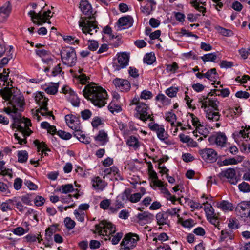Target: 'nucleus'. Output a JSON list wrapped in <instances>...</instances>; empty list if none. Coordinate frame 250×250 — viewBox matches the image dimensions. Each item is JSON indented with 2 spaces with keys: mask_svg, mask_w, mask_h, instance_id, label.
<instances>
[{
  "mask_svg": "<svg viewBox=\"0 0 250 250\" xmlns=\"http://www.w3.org/2000/svg\"><path fill=\"white\" fill-rule=\"evenodd\" d=\"M139 239V237L137 234L129 233L125 235L121 242V244L125 245V248H129L132 249L136 246L137 242Z\"/></svg>",
  "mask_w": 250,
  "mask_h": 250,
  "instance_id": "12",
  "label": "nucleus"
},
{
  "mask_svg": "<svg viewBox=\"0 0 250 250\" xmlns=\"http://www.w3.org/2000/svg\"><path fill=\"white\" fill-rule=\"evenodd\" d=\"M83 92L84 97L90 101L95 106L101 107L104 106L106 103V91L94 83L86 85Z\"/></svg>",
  "mask_w": 250,
  "mask_h": 250,
  "instance_id": "2",
  "label": "nucleus"
},
{
  "mask_svg": "<svg viewBox=\"0 0 250 250\" xmlns=\"http://www.w3.org/2000/svg\"><path fill=\"white\" fill-rule=\"evenodd\" d=\"M116 88L122 92H127L130 89L129 82L125 79L116 78L113 81Z\"/></svg>",
  "mask_w": 250,
  "mask_h": 250,
  "instance_id": "15",
  "label": "nucleus"
},
{
  "mask_svg": "<svg viewBox=\"0 0 250 250\" xmlns=\"http://www.w3.org/2000/svg\"><path fill=\"white\" fill-rule=\"evenodd\" d=\"M201 59L204 62H214L216 59L217 56L215 53H211L205 54L201 57Z\"/></svg>",
  "mask_w": 250,
  "mask_h": 250,
  "instance_id": "36",
  "label": "nucleus"
},
{
  "mask_svg": "<svg viewBox=\"0 0 250 250\" xmlns=\"http://www.w3.org/2000/svg\"><path fill=\"white\" fill-rule=\"evenodd\" d=\"M1 94L3 99L10 101V104L11 105L8 106L7 108H12L13 106H14V104H13L12 102L14 98H21L23 100V105L24 104L23 98L20 96H17L13 95L12 91L10 89H5Z\"/></svg>",
  "mask_w": 250,
  "mask_h": 250,
  "instance_id": "20",
  "label": "nucleus"
},
{
  "mask_svg": "<svg viewBox=\"0 0 250 250\" xmlns=\"http://www.w3.org/2000/svg\"><path fill=\"white\" fill-rule=\"evenodd\" d=\"M178 68L177 63L174 62L171 64L167 65L166 70L167 72L175 73Z\"/></svg>",
  "mask_w": 250,
  "mask_h": 250,
  "instance_id": "52",
  "label": "nucleus"
},
{
  "mask_svg": "<svg viewBox=\"0 0 250 250\" xmlns=\"http://www.w3.org/2000/svg\"><path fill=\"white\" fill-rule=\"evenodd\" d=\"M60 63L58 64L55 67L53 68L51 76L55 77L62 72V68L60 66Z\"/></svg>",
  "mask_w": 250,
  "mask_h": 250,
  "instance_id": "59",
  "label": "nucleus"
},
{
  "mask_svg": "<svg viewBox=\"0 0 250 250\" xmlns=\"http://www.w3.org/2000/svg\"><path fill=\"white\" fill-rule=\"evenodd\" d=\"M128 73L130 76L133 78H137L139 76L138 70L135 67H130Z\"/></svg>",
  "mask_w": 250,
  "mask_h": 250,
  "instance_id": "64",
  "label": "nucleus"
},
{
  "mask_svg": "<svg viewBox=\"0 0 250 250\" xmlns=\"http://www.w3.org/2000/svg\"><path fill=\"white\" fill-rule=\"evenodd\" d=\"M176 120V115L172 112H168L166 115V120L171 123L172 126L174 125V121Z\"/></svg>",
  "mask_w": 250,
  "mask_h": 250,
  "instance_id": "49",
  "label": "nucleus"
},
{
  "mask_svg": "<svg viewBox=\"0 0 250 250\" xmlns=\"http://www.w3.org/2000/svg\"><path fill=\"white\" fill-rule=\"evenodd\" d=\"M142 197L140 193H136L131 195L129 197V201L131 203H136L138 202Z\"/></svg>",
  "mask_w": 250,
  "mask_h": 250,
  "instance_id": "54",
  "label": "nucleus"
},
{
  "mask_svg": "<svg viewBox=\"0 0 250 250\" xmlns=\"http://www.w3.org/2000/svg\"><path fill=\"white\" fill-rule=\"evenodd\" d=\"M137 217L140 224L143 223L145 224L150 222L153 219L154 216L148 212H144L139 213Z\"/></svg>",
  "mask_w": 250,
  "mask_h": 250,
  "instance_id": "21",
  "label": "nucleus"
},
{
  "mask_svg": "<svg viewBox=\"0 0 250 250\" xmlns=\"http://www.w3.org/2000/svg\"><path fill=\"white\" fill-rule=\"evenodd\" d=\"M92 187L97 190H103L105 187L104 181L100 179L99 177H96L92 180Z\"/></svg>",
  "mask_w": 250,
  "mask_h": 250,
  "instance_id": "22",
  "label": "nucleus"
},
{
  "mask_svg": "<svg viewBox=\"0 0 250 250\" xmlns=\"http://www.w3.org/2000/svg\"><path fill=\"white\" fill-rule=\"evenodd\" d=\"M208 140L210 144L215 143L219 146H223L226 144L227 138L224 133L220 132L216 135L210 136Z\"/></svg>",
  "mask_w": 250,
  "mask_h": 250,
  "instance_id": "18",
  "label": "nucleus"
},
{
  "mask_svg": "<svg viewBox=\"0 0 250 250\" xmlns=\"http://www.w3.org/2000/svg\"><path fill=\"white\" fill-rule=\"evenodd\" d=\"M61 59L63 64L69 66H74L77 62L75 50L71 47H66L61 52Z\"/></svg>",
  "mask_w": 250,
  "mask_h": 250,
  "instance_id": "6",
  "label": "nucleus"
},
{
  "mask_svg": "<svg viewBox=\"0 0 250 250\" xmlns=\"http://www.w3.org/2000/svg\"><path fill=\"white\" fill-rule=\"evenodd\" d=\"M35 100L37 104L40 106L37 109L38 112H40V114L42 116H49L52 117L54 119V116L52 111H49L47 107L48 98H46L43 92H38L35 96Z\"/></svg>",
  "mask_w": 250,
  "mask_h": 250,
  "instance_id": "5",
  "label": "nucleus"
},
{
  "mask_svg": "<svg viewBox=\"0 0 250 250\" xmlns=\"http://www.w3.org/2000/svg\"><path fill=\"white\" fill-rule=\"evenodd\" d=\"M65 121L68 126L72 129L80 128V117L72 114L67 115L65 116Z\"/></svg>",
  "mask_w": 250,
  "mask_h": 250,
  "instance_id": "16",
  "label": "nucleus"
},
{
  "mask_svg": "<svg viewBox=\"0 0 250 250\" xmlns=\"http://www.w3.org/2000/svg\"><path fill=\"white\" fill-rule=\"evenodd\" d=\"M110 203L109 199L103 200L100 203V207L103 209H106L108 208Z\"/></svg>",
  "mask_w": 250,
  "mask_h": 250,
  "instance_id": "62",
  "label": "nucleus"
},
{
  "mask_svg": "<svg viewBox=\"0 0 250 250\" xmlns=\"http://www.w3.org/2000/svg\"><path fill=\"white\" fill-rule=\"evenodd\" d=\"M34 143L35 146H37L39 151H40L41 148L42 149V153L47 151H50L47 148L46 144L43 142L41 143L39 140H36L34 141Z\"/></svg>",
  "mask_w": 250,
  "mask_h": 250,
  "instance_id": "35",
  "label": "nucleus"
},
{
  "mask_svg": "<svg viewBox=\"0 0 250 250\" xmlns=\"http://www.w3.org/2000/svg\"><path fill=\"white\" fill-rule=\"evenodd\" d=\"M95 227L99 235L106 236L109 240L111 239L109 236L116 231L115 226L106 220L101 221L98 224L95 225Z\"/></svg>",
  "mask_w": 250,
  "mask_h": 250,
  "instance_id": "7",
  "label": "nucleus"
},
{
  "mask_svg": "<svg viewBox=\"0 0 250 250\" xmlns=\"http://www.w3.org/2000/svg\"><path fill=\"white\" fill-rule=\"evenodd\" d=\"M157 135L159 139L165 141L167 138V134L165 133L164 128L163 127L157 132Z\"/></svg>",
  "mask_w": 250,
  "mask_h": 250,
  "instance_id": "53",
  "label": "nucleus"
},
{
  "mask_svg": "<svg viewBox=\"0 0 250 250\" xmlns=\"http://www.w3.org/2000/svg\"><path fill=\"white\" fill-rule=\"evenodd\" d=\"M218 176L220 179L226 178L229 182L233 185L237 184L239 180L236 175L235 169L232 168L222 171L218 174Z\"/></svg>",
  "mask_w": 250,
  "mask_h": 250,
  "instance_id": "10",
  "label": "nucleus"
},
{
  "mask_svg": "<svg viewBox=\"0 0 250 250\" xmlns=\"http://www.w3.org/2000/svg\"><path fill=\"white\" fill-rule=\"evenodd\" d=\"M64 223L65 227L69 230L73 229L74 228L76 224L75 221L68 217L64 219Z\"/></svg>",
  "mask_w": 250,
  "mask_h": 250,
  "instance_id": "40",
  "label": "nucleus"
},
{
  "mask_svg": "<svg viewBox=\"0 0 250 250\" xmlns=\"http://www.w3.org/2000/svg\"><path fill=\"white\" fill-rule=\"evenodd\" d=\"M156 60V57L154 54L152 53L146 54L144 58V62L147 64H152Z\"/></svg>",
  "mask_w": 250,
  "mask_h": 250,
  "instance_id": "34",
  "label": "nucleus"
},
{
  "mask_svg": "<svg viewBox=\"0 0 250 250\" xmlns=\"http://www.w3.org/2000/svg\"><path fill=\"white\" fill-rule=\"evenodd\" d=\"M107 134L104 130H100L98 135L95 137L96 140L99 141H107Z\"/></svg>",
  "mask_w": 250,
  "mask_h": 250,
  "instance_id": "43",
  "label": "nucleus"
},
{
  "mask_svg": "<svg viewBox=\"0 0 250 250\" xmlns=\"http://www.w3.org/2000/svg\"><path fill=\"white\" fill-rule=\"evenodd\" d=\"M57 134L62 139L64 140H68L72 137V135L68 132H66L62 130H59L57 132Z\"/></svg>",
  "mask_w": 250,
  "mask_h": 250,
  "instance_id": "48",
  "label": "nucleus"
},
{
  "mask_svg": "<svg viewBox=\"0 0 250 250\" xmlns=\"http://www.w3.org/2000/svg\"><path fill=\"white\" fill-rule=\"evenodd\" d=\"M238 188L239 190L243 192L246 193L250 191V185L245 182H243L239 184Z\"/></svg>",
  "mask_w": 250,
  "mask_h": 250,
  "instance_id": "44",
  "label": "nucleus"
},
{
  "mask_svg": "<svg viewBox=\"0 0 250 250\" xmlns=\"http://www.w3.org/2000/svg\"><path fill=\"white\" fill-rule=\"evenodd\" d=\"M88 48L92 51H95L97 49L99 46L98 42L93 40H88L87 43Z\"/></svg>",
  "mask_w": 250,
  "mask_h": 250,
  "instance_id": "37",
  "label": "nucleus"
},
{
  "mask_svg": "<svg viewBox=\"0 0 250 250\" xmlns=\"http://www.w3.org/2000/svg\"><path fill=\"white\" fill-rule=\"evenodd\" d=\"M155 100L157 101L160 102L164 105H167L170 104L171 100L167 98L163 94H159L155 98Z\"/></svg>",
  "mask_w": 250,
  "mask_h": 250,
  "instance_id": "30",
  "label": "nucleus"
},
{
  "mask_svg": "<svg viewBox=\"0 0 250 250\" xmlns=\"http://www.w3.org/2000/svg\"><path fill=\"white\" fill-rule=\"evenodd\" d=\"M191 4L193 7H195L196 9L200 12H201L203 13V16H205V13L206 12V8L202 6H200L199 3L197 2L196 0L191 2Z\"/></svg>",
  "mask_w": 250,
  "mask_h": 250,
  "instance_id": "46",
  "label": "nucleus"
},
{
  "mask_svg": "<svg viewBox=\"0 0 250 250\" xmlns=\"http://www.w3.org/2000/svg\"><path fill=\"white\" fill-rule=\"evenodd\" d=\"M167 214L165 212H161L157 214L156 218L159 225L168 224L169 220L168 219Z\"/></svg>",
  "mask_w": 250,
  "mask_h": 250,
  "instance_id": "23",
  "label": "nucleus"
},
{
  "mask_svg": "<svg viewBox=\"0 0 250 250\" xmlns=\"http://www.w3.org/2000/svg\"><path fill=\"white\" fill-rule=\"evenodd\" d=\"M127 144L130 146H132L134 148H138L139 146V142L136 137L131 136L127 140Z\"/></svg>",
  "mask_w": 250,
  "mask_h": 250,
  "instance_id": "33",
  "label": "nucleus"
},
{
  "mask_svg": "<svg viewBox=\"0 0 250 250\" xmlns=\"http://www.w3.org/2000/svg\"><path fill=\"white\" fill-rule=\"evenodd\" d=\"M149 109L148 106L144 103L139 104L136 106V110L137 112V116L141 120L145 122L150 119V121H153V118L151 117L149 113Z\"/></svg>",
  "mask_w": 250,
  "mask_h": 250,
  "instance_id": "9",
  "label": "nucleus"
},
{
  "mask_svg": "<svg viewBox=\"0 0 250 250\" xmlns=\"http://www.w3.org/2000/svg\"><path fill=\"white\" fill-rule=\"evenodd\" d=\"M236 97L239 98L247 99L250 96V94L246 91H239L235 94Z\"/></svg>",
  "mask_w": 250,
  "mask_h": 250,
  "instance_id": "63",
  "label": "nucleus"
},
{
  "mask_svg": "<svg viewBox=\"0 0 250 250\" xmlns=\"http://www.w3.org/2000/svg\"><path fill=\"white\" fill-rule=\"evenodd\" d=\"M79 7L83 14L87 16L88 18L87 20L79 21V26L82 27L83 32L86 35L89 34L91 35L97 33L99 28L97 21L93 20L94 17L91 16L92 9L90 3L86 0H82Z\"/></svg>",
  "mask_w": 250,
  "mask_h": 250,
  "instance_id": "3",
  "label": "nucleus"
},
{
  "mask_svg": "<svg viewBox=\"0 0 250 250\" xmlns=\"http://www.w3.org/2000/svg\"><path fill=\"white\" fill-rule=\"evenodd\" d=\"M81 116L83 120H86L89 119L92 113L89 109H85L81 111Z\"/></svg>",
  "mask_w": 250,
  "mask_h": 250,
  "instance_id": "61",
  "label": "nucleus"
},
{
  "mask_svg": "<svg viewBox=\"0 0 250 250\" xmlns=\"http://www.w3.org/2000/svg\"><path fill=\"white\" fill-rule=\"evenodd\" d=\"M35 52L36 54L42 58L43 63L50 65L53 64L54 57L49 50L39 49L36 50Z\"/></svg>",
  "mask_w": 250,
  "mask_h": 250,
  "instance_id": "13",
  "label": "nucleus"
},
{
  "mask_svg": "<svg viewBox=\"0 0 250 250\" xmlns=\"http://www.w3.org/2000/svg\"><path fill=\"white\" fill-rule=\"evenodd\" d=\"M74 190V188L72 184H68L62 185L59 187L57 191L61 192L62 193L67 194L72 192Z\"/></svg>",
  "mask_w": 250,
  "mask_h": 250,
  "instance_id": "27",
  "label": "nucleus"
},
{
  "mask_svg": "<svg viewBox=\"0 0 250 250\" xmlns=\"http://www.w3.org/2000/svg\"><path fill=\"white\" fill-rule=\"evenodd\" d=\"M62 90L64 93L68 94L67 96L68 100L73 106H78L79 105L80 102V99L74 91L72 90L71 89L69 88L68 87H64Z\"/></svg>",
  "mask_w": 250,
  "mask_h": 250,
  "instance_id": "19",
  "label": "nucleus"
},
{
  "mask_svg": "<svg viewBox=\"0 0 250 250\" xmlns=\"http://www.w3.org/2000/svg\"><path fill=\"white\" fill-rule=\"evenodd\" d=\"M45 91L47 94L54 95L58 91V86L56 85L49 86L45 89Z\"/></svg>",
  "mask_w": 250,
  "mask_h": 250,
  "instance_id": "51",
  "label": "nucleus"
},
{
  "mask_svg": "<svg viewBox=\"0 0 250 250\" xmlns=\"http://www.w3.org/2000/svg\"><path fill=\"white\" fill-rule=\"evenodd\" d=\"M10 199L7 200L5 202H3L0 204V209L3 212H6L8 211H11L13 209V206L12 204L9 201Z\"/></svg>",
  "mask_w": 250,
  "mask_h": 250,
  "instance_id": "32",
  "label": "nucleus"
},
{
  "mask_svg": "<svg viewBox=\"0 0 250 250\" xmlns=\"http://www.w3.org/2000/svg\"><path fill=\"white\" fill-rule=\"evenodd\" d=\"M152 96L153 94L151 92L144 90L141 93L140 98L142 99L147 100L150 99Z\"/></svg>",
  "mask_w": 250,
  "mask_h": 250,
  "instance_id": "50",
  "label": "nucleus"
},
{
  "mask_svg": "<svg viewBox=\"0 0 250 250\" xmlns=\"http://www.w3.org/2000/svg\"><path fill=\"white\" fill-rule=\"evenodd\" d=\"M131 189L127 188L125 190L122 195V199L123 201H129V197L131 196Z\"/></svg>",
  "mask_w": 250,
  "mask_h": 250,
  "instance_id": "56",
  "label": "nucleus"
},
{
  "mask_svg": "<svg viewBox=\"0 0 250 250\" xmlns=\"http://www.w3.org/2000/svg\"><path fill=\"white\" fill-rule=\"evenodd\" d=\"M123 236L122 233H117L115 235H112L111 242L112 244L116 245L119 243Z\"/></svg>",
  "mask_w": 250,
  "mask_h": 250,
  "instance_id": "60",
  "label": "nucleus"
},
{
  "mask_svg": "<svg viewBox=\"0 0 250 250\" xmlns=\"http://www.w3.org/2000/svg\"><path fill=\"white\" fill-rule=\"evenodd\" d=\"M177 92V88L171 87L166 90V94L169 97L173 98L176 96Z\"/></svg>",
  "mask_w": 250,
  "mask_h": 250,
  "instance_id": "45",
  "label": "nucleus"
},
{
  "mask_svg": "<svg viewBox=\"0 0 250 250\" xmlns=\"http://www.w3.org/2000/svg\"><path fill=\"white\" fill-rule=\"evenodd\" d=\"M50 13V10L44 12L43 13L40 11L37 14L34 11H30L28 14L31 17L34 23L38 25H41L46 22V20L51 17L49 15Z\"/></svg>",
  "mask_w": 250,
  "mask_h": 250,
  "instance_id": "8",
  "label": "nucleus"
},
{
  "mask_svg": "<svg viewBox=\"0 0 250 250\" xmlns=\"http://www.w3.org/2000/svg\"><path fill=\"white\" fill-rule=\"evenodd\" d=\"M21 201L23 203L27 205L31 206L32 205V199L31 198V196L27 194L21 196Z\"/></svg>",
  "mask_w": 250,
  "mask_h": 250,
  "instance_id": "55",
  "label": "nucleus"
},
{
  "mask_svg": "<svg viewBox=\"0 0 250 250\" xmlns=\"http://www.w3.org/2000/svg\"><path fill=\"white\" fill-rule=\"evenodd\" d=\"M243 157L237 156L236 158L225 159L221 162L220 166H228L229 165H236L242 161Z\"/></svg>",
  "mask_w": 250,
  "mask_h": 250,
  "instance_id": "25",
  "label": "nucleus"
},
{
  "mask_svg": "<svg viewBox=\"0 0 250 250\" xmlns=\"http://www.w3.org/2000/svg\"><path fill=\"white\" fill-rule=\"evenodd\" d=\"M204 210L206 212L207 218L210 217H213V215L216 214L214 212L213 208L210 204H208L206 206H205Z\"/></svg>",
  "mask_w": 250,
  "mask_h": 250,
  "instance_id": "39",
  "label": "nucleus"
},
{
  "mask_svg": "<svg viewBox=\"0 0 250 250\" xmlns=\"http://www.w3.org/2000/svg\"><path fill=\"white\" fill-rule=\"evenodd\" d=\"M153 4L152 1H150L146 6L142 7V12L147 15L149 14L153 10Z\"/></svg>",
  "mask_w": 250,
  "mask_h": 250,
  "instance_id": "47",
  "label": "nucleus"
},
{
  "mask_svg": "<svg viewBox=\"0 0 250 250\" xmlns=\"http://www.w3.org/2000/svg\"><path fill=\"white\" fill-rule=\"evenodd\" d=\"M11 203L12 206H15L16 208L21 213H23L27 208L24 207L21 203V201L18 197H14L10 199L9 201Z\"/></svg>",
  "mask_w": 250,
  "mask_h": 250,
  "instance_id": "26",
  "label": "nucleus"
},
{
  "mask_svg": "<svg viewBox=\"0 0 250 250\" xmlns=\"http://www.w3.org/2000/svg\"><path fill=\"white\" fill-rule=\"evenodd\" d=\"M200 101L202 103L201 108H204L206 112V118L210 121H218L220 117L218 112L219 102L216 98L210 99L208 96Z\"/></svg>",
  "mask_w": 250,
  "mask_h": 250,
  "instance_id": "4",
  "label": "nucleus"
},
{
  "mask_svg": "<svg viewBox=\"0 0 250 250\" xmlns=\"http://www.w3.org/2000/svg\"><path fill=\"white\" fill-rule=\"evenodd\" d=\"M235 210L241 217H248L250 211V203L246 202H241L237 205Z\"/></svg>",
  "mask_w": 250,
  "mask_h": 250,
  "instance_id": "17",
  "label": "nucleus"
},
{
  "mask_svg": "<svg viewBox=\"0 0 250 250\" xmlns=\"http://www.w3.org/2000/svg\"><path fill=\"white\" fill-rule=\"evenodd\" d=\"M108 109L109 111L113 114L118 113L122 111V108L119 104H116L113 102H111L109 106Z\"/></svg>",
  "mask_w": 250,
  "mask_h": 250,
  "instance_id": "38",
  "label": "nucleus"
},
{
  "mask_svg": "<svg viewBox=\"0 0 250 250\" xmlns=\"http://www.w3.org/2000/svg\"><path fill=\"white\" fill-rule=\"evenodd\" d=\"M133 21L131 17L126 16L120 18L118 21V23L120 26H126L128 28L133 25Z\"/></svg>",
  "mask_w": 250,
  "mask_h": 250,
  "instance_id": "24",
  "label": "nucleus"
},
{
  "mask_svg": "<svg viewBox=\"0 0 250 250\" xmlns=\"http://www.w3.org/2000/svg\"><path fill=\"white\" fill-rule=\"evenodd\" d=\"M26 215L29 216L31 220L34 219L36 221L37 223H38L39 220L38 219V216L36 211L33 209H29L27 212L26 213Z\"/></svg>",
  "mask_w": 250,
  "mask_h": 250,
  "instance_id": "42",
  "label": "nucleus"
},
{
  "mask_svg": "<svg viewBox=\"0 0 250 250\" xmlns=\"http://www.w3.org/2000/svg\"><path fill=\"white\" fill-rule=\"evenodd\" d=\"M219 65L221 68H229L233 66V63L232 62L223 60L220 62Z\"/></svg>",
  "mask_w": 250,
  "mask_h": 250,
  "instance_id": "58",
  "label": "nucleus"
},
{
  "mask_svg": "<svg viewBox=\"0 0 250 250\" xmlns=\"http://www.w3.org/2000/svg\"><path fill=\"white\" fill-rule=\"evenodd\" d=\"M129 57L126 53H122L119 55L117 60H114L112 66L115 71H119L124 68L128 64Z\"/></svg>",
  "mask_w": 250,
  "mask_h": 250,
  "instance_id": "11",
  "label": "nucleus"
},
{
  "mask_svg": "<svg viewBox=\"0 0 250 250\" xmlns=\"http://www.w3.org/2000/svg\"><path fill=\"white\" fill-rule=\"evenodd\" d=\"M11 7L9 2L0 8V15L3 17H8L11 12Z\"/></svg>",
  "mask_w": 250,
  "mask_h": 250,
  "instance_id": "29",
  "label": "nucleus"
},
{
  "mask_svg": "<svg viewBox=\"0 0 250 250\" xmlns=\"http://www.w3.org/2000/svg\"><path fill=\"white\" fill-rule=\"evenodd\" d=\"M249 130H250V126L248 128H246L245 129L240 130L238 132H236L233 134L235 135H236L237 136L241 135L244 138H245L246 137H249V132H248V131Z\"/></svg>",
  "mask_w": 250,
  "mask_h": 250,
  "instance_id": "57",
  "label": "nucleus"
},
{
  "mask_svg": "<svg viewBox=\"0 0 250 250\" xmlns=\"http://www.w3.org/2000/svg\"><path fill=\"white\" fill-rule=\"evenodd\" d=\"M18 162L21 163H25L28 158V154L26 151H19L18 153Z\"/></svg>",
  "mask_w": 250,
  "mask_h": 250,
  "instance_id": "31",
  "label": "nucleus"
},
{
  "mask_svg": "<svg viewBox=\"0 0 250 250\" xmlns=\"http://www.w3.org/2000/svg\"><path fill=\"white\" fill-rule=\"evenodd\" d=\"M202 158L208 163H212L217 160V152L212 148H205L199 151Z\"/></svg>",
  "mask_w": 250,
  "mask_h": 250,
  "instance_id": "14",
  "label": "nucleus"
},
{
  "mask_svg": "<svg viewBox=\"0 0 250 250\" xmlns=\"http://www.w3.org/2000/svg\"><path fill=\"white\" fill-rule=\"evenodd\" d=\"M57 228L55 226H53L48 228L45 231L46 239L49 241L51 238L52 235L55 233Z\"/></svg>",
  "mask_w": 250,
  "mask_h": 250,
  "instance_id": "41",
  "label": "nucleus"
},
{
  "mask_svg": "<svg viewBox=\"0 0 250 250\" xmlns=\"http://www.w3.org/2000/svg\"><path fill=\"white\" fill-rule=\"evenodd\" d=\"M217 205L218 208L224 211L232 210L233 209L232 204L226 201L218 202Z\"/></svg>",
  "mask_w": 250,
  "mask_h": 250,
  "instance_id": "28",
  "label": "nucleus"
},
{
  "mask_svg": "<svg viewBox=\"0 0 250 250\" xmlns=\"http://www.w3.org/2000/svg\"><path fill=\"white\" fill-rule=\"evenodd\" d=\"M12 102L14 104L13 108H4V111L12 117L13 123L11 125L12 128H16L19 131V133H14V136L18 143L22 145L27 143L26 137L32 133L29 128L31 126V122L29 119L22 117L19 112L23 110L24 105L22 99L14 98Z\"/></svg>",
  "mask_w": 250,
  "mask_h": 250,
  "instance_id": "1",
  "label": "nucleus"
}]
</instances>
